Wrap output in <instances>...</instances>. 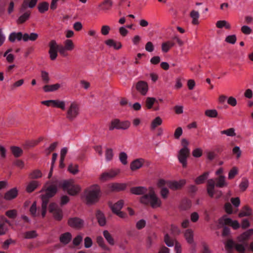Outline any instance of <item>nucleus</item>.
I'll return each mask as SVG.
<instances>
[{"label": "nucleus", "instance_id": "f257e3e1", "mask_svg": "<svg viewBox=\"0 0 253 253\" xmlns=\"http://www.w3.org/2000/svg\"><path fill=\"white\" fill-rule=\"evenodd\" d=\"M84 193L85 204L90 206L94 205L99 201L101 191L99 185L93 184L86 188Z\"/></svg>", "mask_w": 253, "mask_h": 253}, {"label": "nucleus", "instance_id": "f03ea898", "mask_svg": "<svg viewBox=\"0 0 253 253\" xmlns=\"http://www.w3.org/2000/svg\"><path fill=\"white\" fill-rule=\"evenodd\" d=\"M140 202L146 205L150 204L152 208L159 207L161 205V200L156 196L153 188H149V193L143 195L140 198Z\"/></svg>", "mask_w": 253, "mask_h": 253}, {"label": "nucleus", "instance_id": "7ed1b4c3", "mask_svg": "<svg viewBox=\"0 0 253 253\" xmlns=\"http://www.w3.org/2000/svg\"><path fill=\"white\" fill-rule=\"evenodd\" d=\"M59 186L61 187L64 191H66L67 193L72 196L78 195L81 191V187L78 184H75L73 179L65 180L62 182H60Z\"/></svg>", "mask_w": 253, "mask_h": 253}, {"label": "nucleus", "instance_id": "20e7f679", "mask_svg": "<svg viewBox=\"0 0 253 253\" xmlns=\"http://www.w3.org/2000/svg\"><path fill=\"white\" fill-rule=\"evenodd\" d=\"M181 143L183 147L179 151L177 158L182 167L186 168L187 166V159L190 154V150L188 147L189 143L186 138H182Z\"/></svg>", "mask_w": 253, "mask_h": 253}, {"label": "nucleus", "instance_id": "39448f33", "mask_svg": "<svg viewBox=\"0 0 253 253\" xmlns=\"http://www.w3.org/2000/svg\"><path fill=\"white\" fill-rule=\"evenodd\" d=\"M45 192L44 194L40 196L42 201V204H48L49 199L54 197L57 192V186L54 185H50L47 188L44 186L42 189L40 191V193Z\"/></svg>", "mask_w": 253, "mask_h": 253}, {"label": "nucleus", "instance_id": "423d86ee", "mask_svg": "<svg viewBox=\"0 0 253 253\" xmlns=\"http://www.w3.org/2000/svg\"><path fill=\"white\" fill-rule=\"evenodd\" d=\"M45 192L44 194L40 196L42 201V204H48L49 199L54 197L57 192V186L54 185H50L47 188L44 186L42 189L40 191V193Z\"/></svg>", "mask_w": 253, "mask_h": 253}, {"label": "nucleus", "instance_id": "0eeeda50", "mask_svg": "<svg viewBox=\"0 0 253 253\" xmlns=\"http://www.w3.org/2000/svg\"><path fill=\"white\" fill-rule=\"evenodd\" d=\"M45 192L44 194L40 196L42 201V204H48L49 199L54 197L57 192V186L54 185H50L47 188L44 186L42 189L40 191V193Z\"/></svg>", "mask_w": 253, "mask_h": 253}, {"label": "nucleus", "instance_id": "6e6552de", "mask_svg": "<svg viewBox=\"0 0 253 253\" xmlns=\"http://www.w3.org/2000/svg\"><path fill=\"white\" fill-rule=\"evenodd\" d=\"M79 112L80 109L79 105L76 103L73 102L71 104L67 110L66 118L69 121L72 122L77 117L79 114Z\"/></svg>", "mask_w": 253, "mask_h": 253}, {"label": "nucleus", "instance_id": "1a4fd4ad", "mask_svg": "<svg viewBox=\"0 0 253 253\" xmlns=\"http://www.w3.org/2000/svg\"><path fill=\"white\" fill-rule=\"evenodd\" d=\"M49 212L52 214L54 219L61 221L63 217V211L55 203H51L49 205Z\"/></svg>", "mask_w": 253, "mask_h": 253}, {"label": "nucleus", "instance_id": "9d476101", "mask_svg": "<svg viewBox=\"0 0 253 253\" xmlns=\"http://www.w3.org/2000/svg\"><path fill=\"white\" fill-rule=\"evenodd\" d=\"M130 126V123L128 121L121 122L119 119H116L112 120L109 126L110 130H112L115 128L118 129H126Z\"/></svg>", "mask_w": 253, "mask_h": 253}, {"label": "nucleus", "instance_id": "9b49d317", "mask_svg": "<svg viewBox=\"0 0 253 253\" xmlns=\"http://www.w3.org/2000/svg\"><path fill=\"white\" fill-rule=\"evenodd\" d=\"M48 46L49 47L48 53L49 54L50 59L52 61H54L57 57L58 50L60 45L57 44L55 40H52L49 42Z\"/></svg>", "mask_w": 253, "mask_h": 253}, {"label": "nucleus", "instance_id": "f8f14e48", "mask_svg": "<svg viewBox=\"0 0 253 253\" xmlns=\"http://www.w3.org/2000/svg\"><path fill=\"white\" fill-rule=\"evenodd\" d=\"M135 88L141 95L145 96L149 90L148 83L144 81H139L135 84Z\"/></svg>", "mask_w": 253, "mask_h": 253}, {"label": "nucleus", "instance_id": "ddd939ff", "mask_svg": "<svg viewBox=\"0 0 253 253\" xmlns=\"http://www.w3.org/2000/svg\"><path fill=\"white\" fill-rule=\"evenodd\" d=\"M68 224L73 228L81 229L84 227V221L78 217L69 218L68 220Z\"/></svg>", "mask_w": 253, "mask_h": 253}, {"label": "nucleus", "instance_id": "4468645a", "mask_svg": "<svg viewBox=\"0 0 253 253\" xmlns=\"http://www.w3.org/2000/svg\"><path fill=\"white\" fill-rule=\"evenodd\" d=\"M186 183L185 179H180L179 181H170L168 182V187L172 190L181 189Z\"/></svg>", "mask_w": 253, "mask_h": 253}, {"label": "nucleus", "instance_id": "2eb2a0df", "mask_svg": "<svg viewBox=\"0 0 253 253\" xmlns=\"http://www.w3.org/2000/svg\"><path fill=\"white\" fill-rule=\"evenodd\" d=\"M18 194V190L16 187L13 188L7 191L4 195V199L6 201H10L16 198Z\"/></svg>", "mask_w": 253, "mask_h": 253}, {"label": "nucleus", "instance_id": "dca6fc26", "mask_svg": "<svg viewBox=\"0 0 253 253\" xmlns=\"http://www.w3.org/2000/svg\"><path fill=\"white\" fill-rule=\"evenodd\" d=\"M120 170L119 169L116 170H111L107 172L103 173L100 176V180L103 181H106L111 178L115 177L119 173Z\"/></svg>", "mask_w": 253, "mask_h": 253}, {"label": "nucleus", "instance_id": "f3484780", "mask_svg": "<svg viewBox=\"0 0 253 253\" xmlns=\"http://www.w3.org/2000/svg\"><path fill=\"white\" fill-rule=\"evenodd\" d=\"M126 186V183H113L109 185V188L112 192H119L125 190Z\"/></svg>", "mask_w": 253, "mask_h": 253}, {"label": "nucleus", "instance_id": "a211bd4d", "mask_svg": "<svg viewBox=\"0 0 253 253\" xmlns=\"http://www.w3.org/2000/svg\"><path fill=\"white\" fill-rule=\"evenodd\" d=\"M95 216L100 226H104L106 224V217L103 212L100 210L96 211Z\"/></svg>", "mask_w": 253, "mask_h": 253}, {"label": "nucleus", "instance_id": "6ab92c4d", "mask_svg": "<svg viewBox=\"0 0 253 253\" xmlns=\"http://www.w3.org/2000/svg\"><path fill=\"white\" fill-rule=\"evenodd\" d=\"M130 192L132 194L136 195H144L145 194H147L146 193L147 192V189L146 188V187L144 186L133 187L130 188Z\"/></svg>", "mask_w": 253, "mask_h": 253}, {"label": "nucleus", "instance_id": "aec40b11", "mask_svg": "<svg viewBox=\"0 0 253 253\" xmlns=\"http://www.w3.org/2000/svg\"><path fill=\"white\" fill-rule=\"evenodd\" d=\"M144 163L143 159H137L133 161L130 165V168L131 170H136L142 167Z\"/></svg>", "mask_w": 253, "mask_h": 253}, {"label": "nucleus", "instance_id": "412c9836", "mask_svg": "<svg viewBox=\"0 0 253 253\" xmlns=\"http://www.w3.org/2000/svg\"><path fill=\"white\" fill-rule=\"evenodd\" d=\"M124 204V201L123 200H120L118 201L117 203H115L114 204L110 203L109 204V206L111 208L112 212L113 213H115L116 212L121 210V209L123 207Z\"/></svg>", "mask_w": 253, "mask_h": 253}, {"label": "nucleus", "instance_id": "4be33fe9", "mask_svg": "<svg viewBox=\"0 0 253 253\" xmlns=\"http://www.w3.org/2000/svg\"><path fill=\"white\" fill-rule=\"evenodd\" d=\"M253 235V229H250L244 232L238 237V241L240 242H244L248 240Z\"/></svg>", "mask_w": 253, "mask_h": 253}, {"label": "nucleus", "instance_id": "5701e85b", "mask_svg": "<svg viewBox=\"0 0 253 253\" xmlns=\"http://www.w3.org/2000/svg\"><path fill=\"white\" fill-rule=\"evenodd\" d=\"M28 1V0H24L20 9L21 12H23L28 6L31 8L34 7L37 3L38 0H31L29 2Z\"/></svg>", "mask_w": 253, "mask_h": 253}, {"label": "nucleus", "instance_id": "b1692460", "mask_svg": "<svg viewBox=\"0 0 253 253\" xmlns=\"http://www.w3.org/2000/svg\"><path fill=\"white\" fill-rule=\"evenodd\" d=\"M215 181L213 179H210L208 180L207 192L210 197L212 198L214 195V189L215 185Z\"/></svg>", "mask_w": 253, "mask_h": 253}, {"label": "nucleus", "instance_id": "393cba45", "mask_svg": "<svg viewBox=\"0 0 253 253\" xmlns=\"http://www.w3.org/2000/svg\"><path fill=\"white\" fill-rule=\"evenodd\" d=\"M252 215V210L248 205L244 206L238 214L239 217L248 216Z\"/></svg>", "mask_w": 253, "mask_h": 253}, {"label": "nucleus", "instance_id": "a878e982", "mask_svg": "<svg viewBox=\"0 0 253 253\" xmlns=\"http://www.w3.org/2000/svg\"><path fill=\"white\" fill-rule=\"evenodd\" d=\"M72 239V235L70 232H66L62 234L59 238L60 242L66 245L68 244Z\"/></svg>", "mask_w": 253, "mask_h": 253}, {"label": "nucleus", "instance_id": "bb28decb", "mask_svg": "<svg viewBox=\"0 0 253 253\" xmlns=\"http://www.w3.org/2000/svg\"><path fill=\"white\" fill-rule=\"evenodd\" d=\"M10 149L15 158H19L23 154V150L18 146H12L10 147Z\"/></svg>", "mask_w": 253, "mask_h": 253}, {"label": "nucleus", "instance_id": "cd10ccee", "mask_svg": "<svg viewBox=\"0 0 253 253\" xmlns=\"http://www.w3.org/2000/svg\"><path fill=\"white\" fill-rule=\"evenodd\" d=\"M113 3L112 0H104L98 5V7L102 10H108L112 7Z\"/></svg>", "mask_w": 253, "mask_h": 253}, {"label": "nucleus", "instance_id": "c85d7f7f", "mask_svg": "<svg viewBox=\"0 0 253 253\" xmlns=\"http://www.w3.org/2000/svg\"><path fill=\"white\" fill-rule=\"evenodd\" d=\"M96 243L98 246L104 251H110V248L105 244L103 237L101 236H97L96 239Z\"/></svg>", "mask_w": 253, "mask_h": 253}, {"label": "nucleus", "instance_id": "c756f323", "mask_svg": "<svg viewBox=\"0 0 253 253\" xmlns=\"http://www.w3.org/2000/svg\"><path fill=\"white\" fill-rule=\"evenodd\" d=\"M39 182L38 181H31L27 185L26 191L27 193H31L33 192L39 186Z\"/></svg>", "mask_w": 253, "mask_h": 253}, {"label": "nucleus", "instance_id": "7c9ffc66", "mask_svg": "<svg viewBox=\"0 0 253 253\" xmlns=\"http://www.w3.org/2000/svg\"><path fill=\"white\" fill-rule=\"evenodd\" d=\"M105 43L109 46H113L115 49L118 50L122 48L121 42H116L114 40L109 39L105 41Z\"/></svg>", "mask_w": 253, "mask_h": 253}, {"label": "nucleus", "instance_id": "2f4dec72", "mask_svg": "<svg viewBox=\"0 0 253 253\" xmlns=\"http://www.w3.org/2000/svg\"><path fill=\"white\" fill-rule=\"evenodd\" d=\"M31 15V12L28 11L25 12L24 14L21 15L17 20V23L18 24H21L24 23L27 20H28Z\"/></svg>", "mask_w": 253, "mask_h": 253}, {"label": "nucleus", "instance_id": "473e14b6", "mask_svg": "<svg viewBox=\"0 0 253 253\" xmlns=\"http://www.w3.org/2000/svg\"><path fill=\"white\" fill-rule=\"evenodd\" d=\"M103 235L109 244H110L111 246H113L115 245L114 239L108 230L103 231Z\"/></svg>", "mask_w": 253, "mask_h": 253}, {"label": "nucleus", "instance_id": "72a5a7b5", "mask_svg": "<svg viewBox=\"0 0 253 253\" xmlns=\"http://www.w3.org/2000/svg\"><path fill=\"white\" fill-rule=\"evenodd\" d=\"M38 34L35 33H32L30 35L25 33L23 35V40L24 42H27L28 40L35 41L38 39Z\"/></svg>", "mask_w": 253, "mask_h": 253}, {"label": "nucleus", "instance_id": "f704fd0d", "mask_svg": "<svg viewBox=\"0 0 253 253\" xmlns=\"http://www.w3.org/2000/svg\"><path fill=\"white\" fill-rule=\"evenodd\" d=\"M60 87L59 84H55L51 85H45L43 87V89L45 92L53 91L58 90Z\"/></svg>", "mask_w": 253, "mask_h": 253}, {"label": "nucleus", "instance_id": "c9c22d12", "mask_svg": "<svg viewBox=\"0 0 253 253\" xmlns=\"http://www.w3.org/2000/svg\"><path fill=\"white\" fill-rule=\"evenodd\" d=\"M193 231L191 229H187L184 233V237L189 244H192L194 242Z\"/></svg>", "mask_w": 253, "mask_h": 253}, {"label": "nucleus", "instance_id": "e433bc0d", "mask_svg": "<svg viewBox=\"0 0 253 253\" xmlns=\"http://www.w3.org/2000/svg\"><path fill=\"white\" fill-rule=\"evenodd\" d=\"M51 105L53 107L60 108L64 110L65 109V103L63 101L59 100H51Z\"/></svg>", "mask_w": 253, "mask_h": 253}, {"label": "nucleus", "instance_id": "4c0bfd02", "mask_svg": "<svg viewBox=\"0 0 253 253\" xmlns=\"http://www.w3.org/2000/svg\"><path fill=\"white\" fill-rule=\"evenodd\" d=\"M216 183L215 186L217 187L222 188L227 185V183L225 182V176L220 175L216 179Z\"/></svg>", "mask_w": 253, "mask_h": 253}, {"label": "nucleus", "instance_id": "58836bf2", "mask_svg": "<svg viewBox=\"0 0 253 253\" xmlns=\"http://www.w3.org/2000/svg\"><path fill=\"white\" fill-rule=\"evenodd\" d=\"M157 101L154 97H148L145 100V106L147 109H151L155 102Z\"/></svg>", "mask_w": 253, "mask_h": 253}, {"label": "nucleus", "instance_id": "ea45409f", "mask_svg": "<svg viewBox=\"0 0 253 253\" xmlns=\"http://www.w3.org/2000/svg\"><path fill=\"white\" fill-rule=\"evenodd\" d=\"M157 237V235L155 232H151L149 233L146 241L147 247L148 248H150L151 247L153 241L156 240Z\"/></svg>", "mask_w": 253, "mask_h": 253}, {"label": "nucleus", "instance_id": "a19ab883", "mask_svg": "<svg viewBox=\"0 0 253 253\" xmlns=\"http://www.w3.org/2000/svg\"><path fill=\"white\" fill-rule=\"evenodd\" d=\"M209 174V172H205L202 175L197 177L195 180V182L196 183V184H201L205 182V180L207 178Z\"/></svg>", "mask_w": 253, "mask_h": 253}, {"label": "nucleus", "instance_id": "79ce46f5", "mask_svg": "<svg viewBox=\"0 0 253 253\" xmlns=\"http://www.w3.org/2000/svg\"><path fill=\"white\" fill-rule=\"evenodd\" d=\"M190 17L192 18V23L194 25H198L199 22L198 18L199 17V14L198 11L195 10H192L190 13Z\"/></svg>", "mask_w": 253, "mask_h": 253}, {"label": "nucleus", "instance_id": "37998d69", "mask_svg": "<svg viewBox=\"0 0 253 253\" xmlns=\"http://www.w3.org/2000/svg\"><path fill=\"white\" fill-rule=\"evenodd\" d=\"M216 26L219 29L225 27L226 29L229 30L231 29L230 24L225 20H219L216 23Z\"/></svg>", "mask_w": 253, "mask_h": 253}, {"label": "nucleus", "instance_id": "c03bdc74", "mask_svg": "<svg viewBox=\"0 0 253 253\" xmlns=\"http://www.w3.org/2000/svg\"><path fill=\"white\" fill-rule=\"evenodd\" d=\"M49 4L47 2H42L38 4V8L39 12L43 13L48 9Z\"/></svg>", "mask_w": 253, "mask_h": 253}, {"label": "nucleus", "instance_id": "a18cd8bd", "mask_svg": "<svg viewBox=\"0 0 253 253\" xmlns=\"http://www.w3.org/2000/svg\"><path fill=\"white\" fill-rule=\"evenodd\" d=\"M162 120L160 117H157L153 120L151 125V128L154 130L158 126L161 125Z\"/></svg>", "mask_w": 253, "mask_h": 253}, {"label": "nucleus", "instance_id": "49530a36", "mask_svg": "<svg viewBox=\"0 0 253 253\" xmlns=\"http://www.w3.org/2000/svg\"><path fill=\"white\" fill-rule=\"evenodd\" d=\"M176 240L171 239L167 233L164 236V242L168 247H172L175 243Z\"/></svg>", "mask_w": 253, "mask_h": 253}, {"label": "nucleus", "instance_id": "de8ad7c7", "mask_svg": "<svg viewBox=\"0 0 253 253\" xmlns=\"http://www.w3.org/2000/svg\"><path fill=\"white\" fill-rule=\"evenodd\" d=\"M205 115L209 118H216L217 117L218 112L215 109H209L205 111Z\"/></svg>", "mask_w": 253, "mask_h": 253}, {"label": "nucleus", "instance_id": "09e8293b", "mask_svg": "<svg viewBox=\"0 0 253 253\" xmlns=\"http://www.w3.org/2000/svg\"><path fill=\"white\" fill-rule=\"evenodd\" d=\"M42 176V173L39 169H36L29 174V177L31 179H37Z\"/></svg>", "mask_w": 253, "mask_h": 253}, {"label": "nucleus", "instance_id": "8fccbe9b", "mask_svg": "<svg viewBox=\"0 0 253 253\" xmlns=\"http://www.w3.org/2000/svg\"><path fill=\"white\" fill-rule=\"evenodd\" d=\"M79 166L77 164H70L68 168V170L73 174H76L79 172Z\"/></svg>", "mask_w": 253, "mask_h": 253}, {"label": "nucleus", "instance_id": "3c124183", "mask_svg": "<svg viewBox=\"0 0 253 253\" xmlns=\"http://www.w3.org/2000/svg\"><path fill=\"white\" fill-rule=\"evenodd\" d=\"M24 236L25 239H32L36 238L38 234L35 230H32L26 232L24 234Z\"/></svg>", "mask_w": 253, "mask_h": 253}, {"label": "nucleus", "instance_id": "603ef678", "mask_svg": "<svg viewBox=\"0 0 253 253\" xmlns=\"http://www.w3.org/2000/svg\"><path fill=\"white\" fill-rule=\"evenodd\" d=\"M64 47L67 50H72L75 47L74 44L71 40H66L64 42Z\"/></svg>", "mask_w": 253, "mask_h": 253}, {"label": "nucleus", "instance_id": "864d4df0", "mask_svg": "<svg viewBox=\"0 0 253 253\" xmlns=\"http://www.w3.org/2000/svg\"><path fill=\"white\" fill-rule=\"evenodd\" d=\"M238 169L237 167H233L229 171L228 173V178L229 179H233L235 176L238 174Z\"/></svg>", "mask_w": 253, "mask_h": 253}, {"label": "nucleus", "instance_id": "5fc2aeb1", "mask_svg": "<svg viewBox=\"0 0 253 253\" xmlns=\"http://www.w3.org/2000/svg\"><path fill=\"white\" fill-rule=\"evenodd\" d=\"M232 220L228 217H226L225 216H223L222 218H220L219 219V224H223L224 225H231Z\"/></svg>", "mask_w": 253, "mask_h": 253}, {"label": "nucleus", "instance_id": "6e6d98bb", "mask_svg": "<svg viewBox=\"0 0 253 253\" xmlns=\"http://www.w3.org/2000/svg\"><path fill=\"white\" fill-rule=\"evenodd\" d=\"M5 215L9 218L14 219L17 215V212L16 210H8L5 212Z\"/></svg>", "mask_w": 253, "mask_h": 253}, {"label": "nucleus", "instance_id": "4d7b16f0", "mask_svg": "<svg viewBox=\"0 0 253 253\" xmlns=\"http://www.w3.org/2000/svg\"><path fill=\"white\" fill-rule=\"evenodd\" d=\"M41 77L42 81L45 84H47L49 81V77L48 73L45 71H41Z\"/></svg>", "mask_w": 253, "mask_h": 253}, {"label": "nucleus", "instance_id": "13d9d810", "mask_svg": "<svg viewBox=\"0 0 253 253\" xmlns=\"http://www.w3.org/2000/svg\"><path fill=\"white\" fill-rule=\"evenodd\" d=\"M57 145H58L57 142H53L52 144H51L50 145L49 147H48L47 148H46L45 150L47 153V155H49L51 152L53 151L55 149V148L57 147Z\"/></svg>", "mask_w": 253, "mask_h": 253}, {"label": "nucleus", "instance_id": "bf43d9fd", "mask_svg": "<svg viewBox=\"0 0 253 253\" xmlns=\"http://www.w3.org/2000/svg\"><path fill=\"white\" fill-rule=\"evenodd\" d=\"M237 40V38L235 35L228 36L225 38V42L227 43L231 44H234Z\"/></svg>", "mask_w": 253, "mask_h": 253}, {"label": "nucleus", "instance_id": "052dcab7", "mask_svg": "<svg viewBox=\"0 0 253 253\" xmlns=\"http://www.w3.org/2000/svg\"><path fill=\"white\" fill-rule=\"evenodd\" d=\"M119 158H120V160L121 161V162H122V163L123 165H126L127 164V156L126 153L121 152L119 155Z\"/></svg>", "mask_w": 253, "mask_h": 253}, {"label": "nucleus", "instance_id": "680f3d73", "mask_svg": "<svg viewBox=\"0 0 253 253\" xmlns=\"http://www.w3.org/2000/svg\"><path fill=\"white\" fill-rule=\"evenodd\" d=\"M249 186V181L244 179L240 184L239 187L242 191H245Z\"/></svg>", "mask_w": 253, "mask_h": 253}, {"label": "nucleus", "instance_id": "e2e57ef3", "mask_svg": "<svg viewBox=\"0 0 253 253\" xmlns=\"http://www.w3.org/2000/svg\"><path fill=\"white\" fill-rule=\"evenodd\" d=\"M222 134H226L228 136H234L236 135V133H235V130L233 128H230L227 130H224L221 131Z\"/></svg>", "mask_w": 253, "mask_h": 253}, {"label": "nucleus", "instance_id": "0e129e2a", "mask_svg": "<svg viewBox=\"0 0 253 253\" xmlns=\"http://www.w3.org/2000/svg\"><path fill=\"white\" fill-rule=\"evenodd\" d=\"M105 155L106 159L108 161L111 160L113 157V149L111 148H107L105 152Z\"/></svg>", "mask_w": 253, "mask_h": 253}, {"label": "nucleus", "instance_id": "69168bd1", "mask_svg": "<svg viewBox=\"0 0 253 253\" xmlns=\"http://www.w3.org/2000/svg\"><path fill=\"white\" fill-rule=\"evenodd\" d=\"M83 241V237L81 235H78L73 240V244L75 246H79Z\"/></svg>", "mask_w": 253, "mask_h": 253}, {"label": "nucleus", "instance_id": "338daca9", "mask_svg": "<svg viewBox=\"0 0 253 253\" xmlns=\"http://www.w3.org/2000/svg\"><path fill=\"white\" fill-rule=\"evenodd\" d=\"M13 165L21 169H23L24 167V162L20 159H16L13 162Z\"/></svg>", "mask_w": 253, "mask_h": 253}, {"label": "nucleus", "instance_id": "774afa93", "mask_svg": "<svg viewBox=\"0 0 253 253\" xmlns=\"http://www.w3.org/2000/svg\"><path fill=\"white\" fill-rule=\"evenodd\" d=\"M241 32L245 35H249L252 32V29L248 26H243L241 28Z\"/></svg>", "mask_w": 253, "mask_h": 253}]
</instances>
